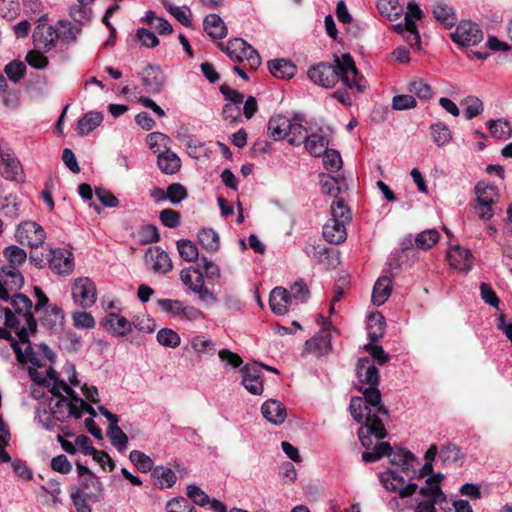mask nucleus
Listing matches in <instances>:
<instances>
[{"mask_svg":"<svg viewBox=\"0 0 512 512\" xmlns=\"http://www.w3.org/2000/svg\"><path fill=\"white\" fill-rule=\"evenodd\" d=\"M306 350L316 355H323L331 350L330 333L322 329L313 338L305 343Z\"/></svg>","mask_w":512,"mask_h":512,"instance_id":"nucleus-27","label":"nucleus"},{"mask_svg":"<svg viewBox=\"0 0 512 512\" xmlns=\"http://www.w3.org/2000/svg\"><path fill=\"white\" fill-rule=\"evenodd\" d=\"M23 344H26L25 351L21 350L20 345L13 341L12 342V348L16 354L17 360L21 363H31L33 367H42L44 364L40 361L37 354L34 352L33 348L30 345L29 337L27 338V341L22 342Z\"/></svg>","mask_w":512,"mask_h":512,"instance_id":"nucleus-34","label":"nucleus"},{"mask_svg":"<svg viewBox=\"0 0 512 512\" xmlns=\"http://www.w3.org/2000/svg\"><path fill=\"white\" fill-rule=\"evenodd\" d=\"M198 241L206 250L217 251L219 249V236L213 229L200 230L198 233Z\"/></svg>","mask_w":512,"mask_h":512,"instance_id":"nucleus-50","label":"nucleus"},{"mask_svg":"<svg viewBox=\"0 0 512 512\" xmlns=\"http://www.w3.org/2000/svg\"><path fill=\"white\" fill-rule=\"evenodd\" d=\"M180 279L193 293L204 284V276L199 268L189 267L181 270Z\"/></svg>","mask_w":512,"mask_h":512,"instance_id":"nucleus-35","label":"nucleus"},{"mask_svg":"<svg viewBox=\"0 0 512 512\" xmlns=\"http://www.w3.org/2000/svg\"><path fill=\"white\" fill-rule=\"evenodd\" d=\"M320 185L324 193L334 196V199H339L337 195L340 192V188L338 186V180L335 177L326 174H321Z\"/></svg>","mask_w":512,"mask_h":512,"instance_id":"nucleus-62","label":"nucleus"},{"mask_svg":"<svg viewBox=\"0 0 512 512\" xmlns=\"http://www.w3.org/2000/svg\"><path fill=\"white\" fill-rule=\"evenodd\" d=\"M261 413L267 421L277 426L284 423L287 417L285 406L274 399H269L262 404Z\"/></svg>","mask_w":512,"mask_h":512,"instance_id":"nucleus-19","label":"nucleus"},{"mask_svg":"<svg viewBox=\"0 0 512 512\" xmlns=\"http://www.w3.org/2000/svg\"><path fill=\"white\" fill-rule=\"evenodd\" d=\"M24 277L15 267H1L0 269V299L9 301L10 292H16L23 287Z\"/></svg>","mask_w":512,"mask_h":512,"instance_id":"nucleus-11","label":"nucleus"},{"mask_svg":"<svg viewBox=\"0 0 512 512\" xmlns=\"http://www.w3.org/2000/svg\"><path fill=\"white\" fill-rule=\"evenodd\" d=\"M379 478L385 489L391 492L399 493L400 486L405 484L404 477L393 469L380 473Z\"/></svg>","mask_w":512,"mask_h":512,"instance_id":"nucleus-42","label":"nucleus"},{"mask_svg":"<svg viewBox=\"0 0 512 512\" xmlns=\"http://www.w3.org/2000/svg\"><path fill=\"white\" fill-rule=\"evenodd\" d=\"M78 488L80 491H83L89 499L98 500L102 493L101 482L94 474H89L84 477L81 482V487Z\"/></svg>","mask_w":512,"mask_h":512,"instance_id":"nucleus-38","label":"nucleus"},{"mask_svg":"<svg viewBox=\"0 0 512 512\" xmlns=\"http://www.w3.org/2000/svg\"><path fill=\"white\" fill-rule=\"evenodd\" d=\"M107 435L110 438L112 445L118 451L122 452L127 448L128 437L118 426V423L109 425Z\"/></svg>","mask_w":512,"mask_h":512,"instance_id":"nucleus-46","label":"nucleus"},{"mask_svg":"<svg viewBox=\"0 0 512 512\" xmlns=\"http://www.w3.org/2000/svg\"><path fill=\"white\" fill-rule=\"evenodd\" d=\"M291 303L292 298L287 289L276 287L271 291L269 297V305L273 313L277 315L286 314Z\"/></svg>","mask_w":512,"mask_h":512,"instance_id":"nucleus-22","label":"nucleus"},{"mask_svg":"<svg viewBox=\"0 0 512 512\" xmlns=\"http://www.w3.org/2000/svg\"><path fill=\"white\" fill-rule=\"evenodd\" d=\"M376 7L379 13L389 21L397 20L403 11L398 0H377Z\"/></svg>","mask_w":512,"mask_h":512,"instance_id":"nucleus-36","label":"nucleus"},{"mask_svg":"<svg viewBox=\"0 0 512 512\" xmlns=\"http://www.w3.org/2000/svg\"><path fill=\"white\" fill-rule=\"evenodd\" d=\"M384 317L381 314H373L369 318V339L370 343L365 345V349L378 364L383 365L389 361V355L382 346L375 345L384 333Z\"/></svg>","mask_w":512,"mask_h":512,"instance_id":"nucleus-6","label":"nucleus"},{"mask_svg":"<svg viewBox=\"0 0 512 512\" xmlns=\"http://www.w3.org/2000/svg\"><path fill=\"white\" fill-rule=\"evenodd\" d=\"M104 116L99 111L85 113L77 122V133L80 136H87L103 122Z\"/></svg>","mask_w":512,"mask_h":512,"instance_id":"nucleus-25","label":"nucleus"},{"mask_svg":"<svg viewBox=\"0 0 512 512\" xmlns=\"http://www.w3.org/2000/svg\"><path fill=\"white\" fill-rule=\"evenodd\" d=\"M72 298L83 309L92 307L97 299L95 283L88 277H79L72 285Z\"/></svg>","mask_w":512,"mask_h":512,"instance_id":"nucleus-9","label":"nucleus"},{"mask_svg":"<svg viewBox=\"0 0 512 512\" xmlns=\"http://www.w3.org/2000/svg\"><path fill=\"white\" fill-rule=\"evenodd\" d=\"M307 129L299 122L291 121V129H289V135H287V140L289 144L294 146H299L304 143Z\"/></svg>","mask_w":512,"mask_h":512,"instance_id":"nucleus-56","label":"nucleus"},{"mask_svg":"<svg viewBox=\"0 0 512 512\" xmlns=\"http://www.w3.org/2000/svg\"><path fill=\"white\" fill-rule=\"evenodd\" d=\"M270 73L280 79H290L296 73V66L285 59H276L268 62Z\"/></svg>","mask_w":512,"mask_h":512,"instance_id":"nucleus-31","label":"nucleus"},{"mask_svg":"<svg viewBox=\"0 0 512 512\" xmlns=\"http://www.w3.org/2000/svg\"><path fill=\"white\" fill-rule=\"evenodd\" d=\"M385 456L390 458L391 464L399 466L401 472L410 480L415 479L416 469L414 468V463L417 461V458L412 452L404 448L394 449L391 447V450Z\"/></svg>","mask_w":512,"mask_h":512,"instance_id":"nucleus-13","label":"nucleus"},{"mask_svg":"<svg viewBox=\"0 0 512 512\" xmlns=\"http://www.w3.org/2000/svg\"><path fill=\"white\" fill-rule=\"evenodd\" d=\"M447 258L450 265L457 269L469 271L473 266L471 251L461 246L451 248L448 251Z\"/></svg>","mask_w":512,"mask_h":512,"instance_id":"nucleus-23","label":"nucleus"},{"mask_svg":"<svg viewBox=\"0 0 512 512\" xmlns=\"http://www.w3.org/2000/svg\"><path fill=\"white\" fill-rule=\"evenodd\" d=\"M15 237L21 245H28L34 249L43 245L46 232L40 224L34 221H24L18 225Z\"/></svg>","mask_w":512,"mask_h":512,"instance_id":"nucleus-8","label":"nucleus"},{"mask_svg":"<svg viewBox=\"0 0 512 512\" xmlns=\"http://www.w3.org/2000/svg\"><path fill=\"white\" fill-rule=\"evenodd\" d=\"M426 486L419 489V493L424 497H429V501L441 502L445 500V495L441 490L440 485L434 477H429L426 480Z\"/></svg>","mask_w":512,"mask_h":512,"instance_id":"nucleus-45","label":"nucleus"},{"mask_svg":"<svg viewBox=\"0 0 512 512\" xmlns=\"http://www.w3.org/2000/svg\"><path fill=\"white\" fill-rule=\"evenodd\" d=\"M307 75L313 83L324 88L333 87L340 79L347 88L355 87L359 92L363 91L355 62L348 53L343 54L342 59L336 60L334 64L319 63L312 66Z\"/></svg>","mask_w":512,"mask_h":512,"instance_id":"nucleus-1","label":"nucleus"},{"mask_svg":"<svg viewBox=\"0 0 512 512\" xmlns=\"http://www.w3.org/2000/svg\"><path fill=\"white\" fill-rule=\"evenodd\" d=\"M145 261L155 273H167L172 269V261L166 251L159 246L150 247L145 253Z\"/></svg>","mask_w":512,"mask_h":512,"instance_id":"nucleus-17","label":"nucleus"},{"mask_svg":"<svg viewBox=\"0 0 512 512\" xmlns=\"http://www.w3.org/2000/svg\"><path fill=\"white\" fill-rule=\"evenodd\" d=\"M4 71L7 77L16 83L24 77L26 66L23 62L14 60L5 66Z\"/></svg>","mask_w":512,"mask_h":512,"instance_id":"nucleus-59","label":"nucleus"},{"mask_svg":"<svg viewBox=\"0 0 512 512\" xmlns=\"http://www.w3.org/2000/svg\"><path fill=\"white\" fill-rule=\"evenodd\" d=\"M63 393L64 392H61L60 395H56L58 399L54 404H52V401L50 402L51 413L53 417L59 422H64L69 418V402Z\"/></svg>","mask_w":512,"mask_h":512,"instance_id":"nucleus-47","label":"nucleus"},{"mask_svg":"<svg viewBox=\"0 0 512 512\" xmlns=\"http://www.w3.org/2000/svg\"><path fill=\"white\" fill-rule=\"evenodd\" d=\"M0 173L10 181H20L22 179V167L19 160L9 148L0 146Z\"/></svg>","mask_w":512,"mask_h":512,"instance_id":"nucleus-14","label":"nucleus"},{"mask_svg":"<svg viewBox=\"0 0 512 512\" xmlns=\"http://www.w3.org/2000/svg\"><path fill=\"white\" fill-rule=\"evenodd\" d=\"M129 459L142 473H146L153 470L152 459L141 451L132 450L129 454Z\"/></svg>","mask_w":512,"mask_h":512,"instance_id":"nucleus-52","label":"nucleus"},{"mask_svg":"<svg viewBox=\"0 0 512 512\" xmlns=\"http://www.w3.org/2000/svg\"><path fill=\"white\" fill-rule=\"evenodd\" d=\"M142 81L148 92L160 93L164 87L165 76L159 67L150 65L143 70Z\"/></svg>","mask_w":512,"mask_h":512,"instance_id":"nucleus-21","label":"nucleus"},{"mask_svg":"<svg viewBox=\"0 0 512 512\" xmlns=\"http://www.w3.org/2000/svg\"><path fill=\"white\" fill-rule=\"evenodd\" d=\"M289 129H291V119L284 115H275L268 122V135L275 141L287 138Z\"/></svg>","mask_w":512,"mask_h":512,"instance_id":"nucleus-24","label":"nucleus"},{"mask_svg":"<svg viewBox=\"0 0 512 512\" xmlns=\"http://www.w3.org/2000/svg\"><path fill=\"white\" fill-rule=\"evenodd\" d=\"M43 50L36 49L26 55V62L35 69H44L48 65V58L42 53Z\"/></svg>","mask_w":512,"mask_h":512,"instance_id":"nucleus-64","label":"nucleus"},{"mask_svg":"<svg viewBox=\"0 0 512 512\" xmlns=\"http://www.w3.org/2000/svg\"><path fill=\"white\" fill-rule=\"evenodd\" d=\"M450 36L455 43L461 46H474L483 40L482 30L471 21H461Z\"/></svg>","mask_w":512,"mask_h":512,"instance_id":"nucleus-10","label":"nucleus"},{"mask_svg":"<svg viewBox=\"0 0 512 512\" xmlns=\"http://www.w3.org/2000/svg\"><path fill=\"white\" fill-rule=\"evenodd\" d=\"M242 385L253 395H261L264 391L261 368L258 364H246L241 369Z\"/></svg>","mask_w":512,"mask_h":512,"instance_id":"nucleus-15","label":"nucleus"},{"mask_svg":"<svg viewBox=\"0 0 512 512\" xmlns=\"http://www.w3.org/2000/svg\"><path fill=\"white\" fill-rule=\"evenodd\" d=\"M356 375L360 386L359 391L363 393L367 403L372 407H376V411L387 414V408L382 404L381 392L379 385V370L371 364L368 358H360L356 364Z\"/></svg>","mask_w":512,"mask_h":512,"instance_id":"nucleus-4","label":"nucleus"},{"mask_svg":"<svg viewBox=\"0 0 512 512\" xmlns=\"http://www.w3.org/2000/svg\"><path fill=\"white\" fill-rule=\"evenodd\" d=\"M151 477L153 483L160 489L172 487L177 480L175 472L168 467L158 466L152 470Z\"/></svg>","mask_w":512,"mask_h":512,"instance_id":"nucleus-28","label":"nucleus"},{"mask_svg":"<svg viewBox=\"0 0 512 512\" xmlns=\"http://www.w3.org/2000/svg\"><path fill=\"white\" fill-rule=\"evenodd\" d=\"M491 135L500 140H507L512 136V126L509 121L498 119L489 120L487 123Z\"/></svg>","mask_w":512,"mask_h":512,"instance_id":"nucleus-41","label":"nucleus"},{"mask_svg":"<svg viewBox=\"0 0 512 512\" xmlns=\"http://www.w3.org/2000/svg\"><path fill=\"white\" fill-rule=\"evenodd\" d=\"M322 156L325 169L335 172L342 167V158L337 150L327 149Z\"/></svg>","mask_w":512,"mask_h":512,"instance_id":"nucleus-57","label":"nucleus"},{"mask_svg":"<svg viewBox=\"0 0 512 512\" xmlns=\"http://www.w3.org/2000/svg\"><path fill=\"white\" fill-rule=\"evenodd\" d=\"M73 325L76 328L91 329L95 326V320L93 316L84 311L74 312L72 314Z\"/></svg>","mask_w":512,"mask_h":512,"instance_id":"nucleus-63","label":"nucleus"},{"mask_svg":"<svg viewBox=\"0 0 512 512\" xmlns=\"http://www.w3.org/2000/svg\"><path fill=\"white\" fill-rule=\"evenodd\" d=\"M391 450L388 442H380L373 447V451H365L362 453V460L366 463L378 461Z\"/></svg>","mask_w":512,"mask_h":512,"instance_id":"nucleus-54","label":"nucleus"},{"mask_svg":"<svg viewBox=\"0 0 512 512\" xmlns=\"http://www.w3.org/2000/svg\"><path fill=\"white\" fill-rule=\"evenodd\" d=\"M408 90L423 100H429L433 95L430 85L421 79L412 81L408 86Z\"/></svg>","mask_w":512,"mask_h":512,"instance_id":"nucleus-58","label":"nucleus"},{"mask_svg":"<svg viewBox=\"0 0 512 512\" xmlns=\"http://www.w3.org/2000/svg\"><path fill=\"white\" fill-rule=\"evenodd\" d=\"M64 320V313L58 306H50L46 309L45 315L42 318V323L49 329H54L61 326Z\"/></svg>","mask_w":512,"mask_h":512,"instance_id":"nucleus-49","label":"nucleus"},{"mask_svg":"<svg viewBox=\"0 0 512 512\" xmlns=\"http://www.w3.org/2000/svg\"><path fill=\"white\" fill-rule=\"evenodd\" d=\"M167 512H196L194 506H192L187 499L183 497H175L169 500L166 504Z\"/></svg>","mask_w":512,"mask_h":512,"instance_id":"nucleus-61","label":"nucleus"},{"mask_svg":"<svg viewBox=\"0 0 512 512\" xmlns=\"http://www.w3.org/2000/svg\"><path fill=\"white\" fill-rule=\"evenodd\" d=\"M15 313L8 307L0 305V312L4 314L6 327L17 329L20 342L27 341L29 333H34L37 322L32 314V301L24 294H13L10 299Z\"/></svg>","mask_w":512,"mask_h":512,"instance_id":"nucleus-3","label":"nucleus"},{"mask_svg":"<svg viewBox=\"0 0 512 512\" xmlns=\"http://www.w3.org/2000/svg\"><path fill=\"white\" fill-rule=\"evenodd\" d=\"M439 237L440 235L437 230L428 229L416 235L415 245L419 249L428 250L438 242Z\"/></svg>","mask_w":512,"mask_h":512,"instance_id":"nucleus-48","label":"nucleus"},{"mask_svg":"<svg viewBox=\"0 0 512 512\" xmlns=\"http://www.w3.org/2000/svg\"><path fill=\"white\" fill-rule=\"evenodd\" d=\"M349 409L355 421L365 423L358 430L359 440L365 449L368 450L373 446L372 436L378 440L386 437L387 432L384 421L389 418L388 410L386 415L377 412L376 407H372L367 403L364 395L363 397H352Z\"/></svg>","mask_w":512,"mask_h":512,"instance_id":"nucleus-2","label":"nucleus"},{"mask_svg":"<svg viewBox=\"0 0 512 512\" xmlns=\"http://www.w3.org/2000/svg\"><path fill=\"white\" fill-rule=\"evenodd\" d=\"M158 167L162 173L167 175L175 174L181 168V160L176 153L166 150L158 155Z\"/></svg>","mask_w":512,"mask_h":512,"instance_id":"nucleus-30","label":"nucleus"},{"mask_svg":"<svg viewBox=\"0 0 512 512\" xmlns=\"http://www.w3.org/2000/svg\"><path fill=\"white\" fill-rule=\"evenodd\" d=\"M102 327L115 337H124L132 331L131 322L124 316L109 312L101 321Z\"/></svg>","mask_w":512,"mask_h":512,"instance_id":"nucleus-16","label":"nucleus"},{"mask_svg":"<svg viewBox=\"0 0 512 512\" xmlns=\"http://www.w3.org/2000/svg\"><path fill=\"white\" fill-rule=\"evenodd\" d=\"M303 144L311 156L319 157L328 149L329 140L324 135L312 133L305 138Z\"/></svg>","mask_w":512,"mask_h":512,"instance_id":"nucleus-29","label":"nucleus"},{"mask_svg":"<svg viewBox=\"0 0 512 512\" xmlns=\"http://www.w3.org/2000/svg\"><path fill=\"white\" fill-rule=\"evenodd\" d=\"M89 5L90 4H84V3H79L77 5H73L70 8L71 18L79 24L88 22L92 16V9Z\"/></svg>","mask_w":512,"mask_h":512,"instance_id":"nucleus-55","label":"nucleus"},{"mask_svg":"<svg viewBox=\"0 0 512 512\" xmlns=\"http://www.w3.org/2000/svg\"><path fill=\"white\" fill-rule=\"evenodd\" d=\"M49 267L55 274L70 275L75 267L73 253L63 248H49Z\"/></svg>","mask_w":512,"mask_h":512,"instance_id":"nucleus-12","label":"nucleus"},{"mask_svg":"<svg viewBox=\"0 0 512 512\" xmlns=\"http://www.w3.org/2000/svg\"><path fill=\"white\" fill-rule=\"evenodd\" d=\"M475 196V202H484L495 205L498 193L494 186L480 181L475 186Z\"/></svg>","mask_w":512,"mask_h":512,"instance_id":"nucleus-39","label":"nucleus"},{"mask_svg":"<svg viewBox=\"0 0 512 512\" xmlns=\"http://www.w3.org/2000/svg\"><path fill=\"white\" fill-rule=\"evenodd\" d=\"M46 379L52 381L50 392L53 395H60L61 392H64L69 397L76 398V392L66 382L58 378L57 372L52 367L47 369Z\"/></svg>","mask_w":512,"mask_h":512,"instance_id":"nucleus-37","label":"nucleus"},{"mask_svg":"<svg viewBox=\"0 0 512 512\" xmlns=\"http://www.w3.org/2000/svg\"><path fill=\"white\" fill-rule=\"evenodd\" d=\"M461 105L465 106L464 117L466 120H471L484 111L483 102L476 96H468L461 101Z\"/></svg>","mask_w":512,"mask_h":512,"instance_id":"nucleus-44","label":"nucleus"},{"mask_svg":"<svg viewBox=\"0 0 512 512\" xmlns=\"http://www.w3.org/2000/svg\"><path fill=\"white\" fill-rule=\"evenodd\" d=\"M203 28L212 39H223L228 33L223 19L214 13L208 14L205 17Z\"/></svg>","mask_w":512,"mask_h":512,"instance_id":"nucleus-26","label":"nucleus"},{"mask_svg":"<svg viewBox=\"0 0 512 512\" xmlns=\"http://www.w3.org/2000/svg\"><path fill=\"white\" fill-rule=\"evenodd\" d=\"M434 143L438 147L447 145L452 139V133L447 125L444 123H435L430 127Z\"/></svg>","mask_w":512,"mask_h":512,"instance_id":"nucleus-43","label":"nucleus"},{"mask_svg":"<svg viewBox=\"0 0 512 512\" xmlns=\"http://www.w3.org/2000/svg\"><path fill=\"white\" fill-rule=\"evenodd\" d=\"M156 338L160 345L169 348H176L180 345L181 342L179 334L170 328L160 329L156 335Z\"/></svg>","mask_w":512,"mask_h":512,"instance_id":"nucleus-51","label":"nucleus"},{"mask_svg":"<svg viewBox=\"0 0 512 512\" xmlns=\"http://www.w3.org/2000/svg\"><path fill=\"white\" fill-rule=\"evenodd\" d=\"M392 291L391 280L387 276L380 277L374 284L372 291L373 304L380 306L389 298Z\"/></svg>","mask_w":512,"mask_h":512,"instance_id":"nucleus-32","label":"nucleus"},{"mask_svg":"<svg viewBox=\"0 0 512 512\" xmlns=\"http://www.w3.org/2000/svg\"><path fill=\"white\" fill-rule=\"evenodd\" d=\"M331 218L323 226V237L332 244H341L347 239L346 225L352 220L350 208L343 199H334L330 205Z\"/></svg>","mask_w":512,"mask_h":512,"instance_id":"nucleus-5","label":"nucleus"},{"mask_svg":"<svg viewBox=\"0 0 512 512\" xmlns=\"http://www.w3.org/2000/svg\"><path fill=\"white\" fill-rule=\"evenodd\" d=\"M158 306L173 318L178 320L196 321L204 318V314L198 308L186 305L181 300L159 299Z\"/></svg>","mask_w":512,"mask_h":512,"instance_id":"nucleus-7","label":"nucleus"},{"mask_svg":"<svg viewBox=\"0 0 512 512\" xmlns=\"http://www.w3.org/2000/svg\"><path fill=\"white\" fill-rule=\"evenodd\" d=\"M3 255L8 261V265H5L4 267H15L19 269L27 259V253L25 250L16 245L4 248Z\"/></svg>","mask_w":512,"mask_h":512,"instance_id":"nucleus-40","label":"nucleus"},{"mask_svg":"<svg viewBox=\"0 0 512 512\" xmlns=\"http://www.w3.org/2000/svg\"><path fill=\"white\" fill-rule=\"evenodd\" d=\"M199 261L198 268H202L204 270V274L207 279L217 280L220 278L221 271L215 262L204 256H202Z\"/></svg>","mask_w":512,"mask_h":512,"instance_id":"nucleus-60","label":"nucleus"},{"mask_svg":"<svg viewBox=\"0 0 512 512\" xmlns=\"http://www.w3.org/2000/svg\"><path fill=\"white\" fill-rule=\"evenodd\" d=\"M178 252L185 261L193 262L198 259L197 246L190 240L180 239L177 241Z\"/></svg>","mask_w":512,"mask_h":512,"instance_id":"nucleus-53","label":"nucleus"},{"mask_svg":"<svg viewBox=\"0 0 512 512\" xmlns=\"http://www.w3.org/2000/svg\"><path fill=\"white\" fill-rule=\"evenodd\" d=\"M217 46L223 51L230 59L236 62H242L245 60L248 52L246 48H252L242 38H234L229 40L227 43H217Z\"/></svg>","mask_w":512,"mask_h":512,"instance_id":"nucleus-20","label":"nucleus"},{"mask_svg":"<svg viewBox=\"0 0 512 512\" xmlns=\"http://www.w3.org/2000/svg\"><path fill=\"white\" fill-rule=\"evenodd\" d=\"M434 17L446 28L453 27L457 22V17L452 7L444 2H436L432 9Z\"/></svg>","mask_w":512,"mask_h":512,"instance_id":"nucleus-33","label":"nucleus"},{"mask_svg":"<svg viewBox=\"0 0 512 512\" xmlns=\"http://www.w3.org/2000/svg\"><path fill=\"white\" fill-rule=\"evenodd\" d=\"M59 35L57 31L48 24H39L33 32L34 47L44 52L49 51Z\"/></svg>","mask_w":512,"mask_h":512,"instance_id":"nucleus-18","label":"nucleus"}]
</instances>
